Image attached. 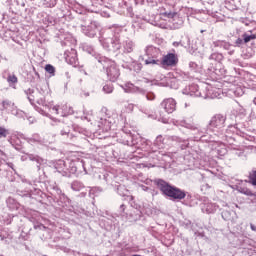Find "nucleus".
<instances>
[{"label": "nucleus", "mask_w": 256, "mask_h": 256, "mask_svg": "<svg viewBox=\"0 0 256 256\" xmlns=\"http://www.w3.org/2000/svg\"><path fill=\"white\" fill-rule=\"evenodd\" d=\"M154 185H156L157 189H159L164 197H169L172 201H182V199L187 197V192H185V190L177 188L163 179H155Z\"/></svg>", "instance_id": "1"}, {"label": "nucleus", "mask_w": 256, "mask_h": 256, "mask_svg": "<svg viewBox=\"0 0 256 256\" xmlns=\"http://www.w3.org/2000/svg\"><path fill=\"white\" fill-rule=\"evenodd\" d=\"M96 59L98 63H101V65H103V68L106 69V73L109 81H111L112 83H115V81L119 79V75H121V73L119 72V68H117V65L115 64V62L101 55L96 56Z\"/></svg>", "instance_id": "2"}, {"label": "nucleus", "mask_w": 256, "mask_h": 256, "mask_svg": "<svg viewBox=\"0 0 256 256\" xmlns=\"http://www.w3.org/2000/svg\"><path fill=\"white\" fill-rule=\"evenodd\" d=\"M225 121H227V117L223 116V114H215L209 121L207 129L200 133H207V131L219 133V131L225 127Z\"/></svg>", "instance_id": "3"}, {"label": "nucleus", "mask_w": 256, "mask_h": 256, "mask_svg": "<svg viewBox=\"0 0 256 256\" xmlns=\"http://www.w3.org/2000/svg\"><path fill=\"white\" fill-rule=\"evenodd\" d=\"M24 93L31 105H35V103H37L38 105H42V107L47 106V101H45V97H43V94H41L39 90L28 88L24 90Z\"/></svg>", "instance_id": "4"}, {"label": "nucleus", "mask_w": 256, "mask_h": 256, "mask_svg": "<svg viewBox=\"0 0 256 256\" xmlns=\"http://www.w3.org/2000/svg\"><path fill=\"white\" fill-rule=\"evenodd\" d=\"M102 46L110 53H117L121 49V40L119 36H114L113 38L104 40Z\"/></svg>", "instance_id": "5"}, {"label": "nucleus", "mask_w": 256, "mask_h": 256, "mask_svg": "<svg viewBox=\"0 0 256 256\" xmlns=\"http://www.w3.org/2000/svg\"><path fill=\"white\" fill-rule=\"evenodd\" d=\"M81 27L84 35L93 39V37H95V35L99 33L101 25L99 24V22L91 20L89 24H84Z\"/></svg>", "instance_id": "6"}, {"label": "nucleus", "mask_w": 256, "mask_h": 256, "mask_svg": "<svg viewBox=\"0 0 256 256\" xmlns=\"http://www.w3.org/2000/svg\"><path fill=\"white\" fill-rule=\"evenodd\" d=\"M235 124H231L229 127H235L238 131L243 132L247 129V116H242L240 114H236L235 116Z\"/></svg>", "instance_id": "7"}, {"label": "nucleus", "mask_w": 256, "mask_h": 256, "mask_svg": "<svg viewBox=\"0 0 256 256\" xmlns=\"http://www.w3.org/2000/svg\"><path fill=\"white\" fill-rule=\"evenodd\" d=\"M64 59L66 63H68L69 65H73L74 67H77V65H79V59L77 58V50L73 48L65 51Z\"/></svg>", "instance_id": "8"}, {"label": "nucleus", "mask_w": 256, "mask_h": 256, "mask_svg": "<svg viewBox=\"0 0 256 256\" xmlns=\"http://www.w3.org/2000/svg\"><path fill=\"white\" fill-rule=\"evenodd\" d=\"M160 107L166 111V113H173L177 109V101L173 98H167L162 101Z\"/></svg>", "instance_id": "9"}, {"label": "nucleus", "mask_w": 256, "mask_h": 256, "mask_svg": "<svg viewBox=\"0 0 256 256\" xmlns=\"http://www.w3.org/2000/svg\"><path fill=\"white\" fill-rule=\"evenodd\" d=\"M160 61H161V66L165 65L166 67H175V65L179 63V58H177V55L173 53H168Z\"/></svg>", "instance_id": "10"}, {"label": "nucleus", "mask_w": 256, "mask_h": 256, "mask_svg": "<svg viewBox=\"0 0 256 256\" xmlns=\"http://www.w3.org/2000/svg\"><path fill=\"white\" fill-rule=\"evenodd\" d=\"M72 173H76V175H79L82 171L85 175H87V168H85V161L78 160L74 163V165L71 168Z\"/></svg>", "instance_id": "11"}, {"label": "nucleus", "mask_w": 256, "mask_h": 256, "mask_svg": "<svg viewBox=\"0 0 256 256\" xmlns=\"http://www.w3.org/2000/svg\"><path fill=\"white\" fill-rule=\"evenodd\" d=\"M17 107L15 106V102L6 99L2 101V108L1 111H8V113H11L13 115V111H16Z\"/></svg>", "instance_id": "12"}, {"label": "nucleus", "mask_w": 256, "mask_h": 256, "mask_svg": "<svg viewBox=\"0 0 256 256\" xmlns=\"http://www.w3.org/2000/svg\"><path fill=\"white\" fill-rule=\"evenodd\" d=\"M27 157L29 161H34L35 163H37V170L41 171V165H43L45 159L36 154H27Z\"/></svg>", "instance_id": "13"}, {"label": "nucleus", "mask_w": 256, "mask_h": 256, "mask_svg": "<svg viewBox=\"0 0 256 256\" xmlns=\"http://www.w3.org/2000/svg\"><path fill=\"white\" fill-rule=\"evenodd\" d=\"M201 209H202L203 213H207L209 215V214L217 211V206L213 203L207 202V203L202 204Z\"/></svg>", "instance_id": "14"}, {"label": "nucleus", "mask_w": 256, "mask_h": 256, "mask_svg": "<svg viewBox=\"0 0 256 256\" xmlns=\"http://www.w3.org/2000/svg\"><path fill=\"white\" fill-rule=\"evenodd\" d=\"M59 131H60V135H62V137H69V135H71V127H69V125L62 123L59 126Z\"/></svg>", "instance_id": "15"}, {"label": "nucleus", "mask_w": 256, "mask_h": 256, "mask_svg": "<svg viewBox=\"0 0 256 256\" xmlns=\"http://www.w3.org/2000/svg\"><path fill=\"white\" fill-rule=\"evenodd\" d=\"M145 65H158L161 67V60L157 56H151L144 60Z\"/></svg>", "instance_id": "16"}, {"label": "nucleus", "mask_w": 256, "mask_h": 256, "mask_svg": "<svg viewBox=\"0 0 256 256\" xmlns=\"http://www.w3.org/2000/svg\"><path fill=\"white\" fill-rule=\"evenodd\" d=\"M188 95L190 97H201V92L199 91V86H197V85L190 86Z\"/></svg>", "instance_id": "17"}, {"label": "nucleus", "mask_w": 256, "mask_h": 256, "mask_svg": "<svg viewBox=\"0 0 256 256\" xmlns=\"http://www.w3.org/2000/svg\"><path fill=\"white\" fill-rule=\"evenodd\" d=\"M210 61H216L217 63H221L224 59L223 54L219 52L212 53L209 56Z\"/></svg>", "instance_id": "18"}, {"label": "nucleus", "mask_w": 256, "mask_h": 256, "mask_svg": "<svg viewBox=\"0 0 256 256\" xmlns=\"http://www.w3.org/2000/svg\"><path fill=\"white\" fill-rule=\"evenodd\" d=\"M133 47H135V44L131 40H127L124 43V53H133Z\"/></svg>", "instance_id": "19"}, {"label": "nucleus", "mask_w": 256, "mask_h": 256, "mask_svg": "<svg viewBox=\"0 0 256 256\" xmlns=\"http://www.w3.org/2000/svg\"><path fill=\"white\" fill-rule=\"evenodd\" d=\"M51 195H55V199H65V194L61 191V188L54 186ZM57 195L59 198H57Z\"/></svg>", "instance_id": "20"}, {"label": "nucleus", "mask_w": 256, "mask_h": 256, "mask_svg": "<svg viewBox=\"0 0 256 256\" xmlns=\"http://www.w3.org/2000/svg\"><path fill=\"white\" fill-rule=\"evenodd\" d=\"M221 215L224 221H231L233 219V215H235V212H231L229 210H223Z\"/></svg>", "instance_id": "21"}, {"label": "nucleus", "mask_w": 256, "mask_h": 256, "mask_svg": "<svg viewBox=\"0 0 256 256\" xmlns=\"http://www.w3.org/2000/svg\"><path fill=\"white\" fill-rule=\"evenodd\" d=\"M84 188H85V185L82 184L81 181L76 180L71 184V189H73V191H81V189H84Z\"/></svg>", "instance_id": "22"}, {"label": "nucleus", "mask_w": 256, "mask_h": 256, "mask_svg": "<svg viewBox=\"0 0 256 256\" xmlns=\"http://www.w3.org/2000/svg\"><path fill=\"white\" fill-rule=\"evenodd\" d=\"M17 76L15 74H9L7 77V82L9 83L10 87H13V85H17L18 83Z\"/></svg>", "instance_id": "23"}, {"label": "nucleus", "mask_w": 256, "mask_h": 256, "mask_svg": "<svg viewBox=\"0 0 256 256\" xmlns=\"http://www.w3.org/2000/svg\"><path fill=\"white\" fill-rule=\"evenodd\" d=\"M238 191L239 193H242V195H247V197H255V193H253L249 188L240 187Z\"/></svg>", "instance_id": "24"}, {"label": "nucleus", "mask_w": 256, "mask_h": 256, "mask_svg": "<svg viewBox=\"0 0 256 256\" xmlns=\"http://www.w3.org/2000/svg\"><path fill=\"white\" fill-rule=\"evenodd\" d=\"M248 179H249V183L254 187H256V170H252L249 172Z\"/></svg>", "instance_id": "25"}, {"label": "nucleus", "mask_w": 256, "mask_h": 256, "mask_svg": "<svg viewBox=\"0 0 256 256\" xmlns=\"http://www.w3.org/2000/svg\"><path fill=\"white\" fill-rule=\"evenodd\" d=\"M242 39H244V43H249V42H251V41L256 39V35L255 34L244 33L242 35Z\"/></svg>", "instance_id": "26"}, {"label": "nucleus", "mask_w": 256, "mask_h": 256, "mask_svg": "<svg viewBox=\"0 0 256 256\" xmlns=\"http://www.w3.org/2000/svg\"><path fill=\"white\" fill-rule=\"evenodd\" d=\"M45 71H46V73H49L51 75V77H55V66H53L51 64H47L45 66Z\"/></svg>", "instance_id": "27"}, {"label": "nucleus", "mask_w": 256, "mask_h": 256, "mask_svg": "<svg viewBox=\"0 0 256 256\" xmlns=\"http://www.w3.org/2000/svg\"><path fill=\"white\" fill-rule=\"evenodd\" d=\"M12 115L18 117V119H25V112H23V110H19L18 108H16V110H13Z\"/></svg>", "instance_id": "28"}, {"label": "nucleus", "mask_w": 256, "mask_h": 256, "mask_svg": "<svg viewBox=\"0 0 256 256\" xmlns=\"http://www.w3.org/2000/svg\"><path fill=\"white\" fill-rule=\"evenodd\" d=\"M115 88L113 87V83L109 82L106 85L103 86V91L107 94L113 93V90Z\"/></svg>", "instance_id": "29"}, {"label": "nucleus", "mask_w": 256, "mask_h": 256, "mask_svg": "<svg viewBox=\"0 0 256 256\" xmlns=\"http://www.w3.org/2000/svg\"><path fill=\"white\" fill-rule=\"evenodd\" d=\"M162 15L163 17H167L168 19H173V21H175V17H177V12L166 11V12H163Z\"/></svg>", "instance_id": "30"}, {"label": "nucleus", "mask_w": 256, "mask_h": 256, "mask_svg": "<svg viewBox=\"0 0 256 256\" xmlns=\"http://www.w3.org/2000/svg\"><path fill=\"white\" fill-rule=\"evenodd\" d=\"M42 139L39 134H34L29 138V143H41Z\"/></svg>", "instance_id": "31"}, {"label": "nucleus", "mask_w": 256, "mask_h": 256, "mask_svg": "<svg viewBox=\"0 0 256 256\" xmlns=\"http://www.w3.org/2000/svg\"><path fill=\"white\" fill-rule=\"evenodd\" d=\"M7 135H9V130L4 127H0V139H6Z\"/></svg>", "instance_id": "32"}, {"label": "nucleus", "mask_w": 256, "mask_h": 256, "mask_svg": "<svg viewBox=\"0 0 256 256\" xmlns=\"http://www.w3.org/2000/svg\"><path fill=\"white\" fill-rule=\"evenodd\" d=\"M236 115H242L244 117H247V110H245V108H243L242 106H240L237 111H236Z\"/></svg>", "instance_id": "33"}, {"label": "nucleus", "mask_w": 256, "mask_h": 256, "mask_svg": "<svg viewBox=\"0 0 256 256\" xmlns=\"http://www.w3.org/2000/svg\"><path fill=\"white\" fill-rule=\"evenodd\" d=\"M183 127H186V129H191L192 131H195V129H197V127L194 124L187 122H184Z\"/></svg>", "instance_id": "34"}, {"label": "nucleus", "mask_w": 256, "mask_h": 256, "mask_svg": "<svg viewBox=\"0 0 256 256\" xmlns=\"http://www.w3.org/2000/svg\"><path fill=\"white\" fill-rule=\"evenodd\" d=\"M6 203H7V206L11 209L13 207V205H15V199L9 197L7 200H6Z\"/></svg>", "instance_id": "35"}, {"label": "nucleus", "mask_w": 256, "mask_h": 256, "mask_svg": "<svg viewBox=\"0 0 256 256\" xmlns=\"http://www.w3.org/2000/svg\"><path fill=\"white\" fill-rule=\"evenodd\" d=\"M156 143H158V144H163V143H165V138H163L162 135H158V136L156 137Z\"/></svg>", "instance_id": "36"}, {"label": "nucleus", "mask_w": 256, "mask_h": 256, "mask_svg": "<svg viewBox=\"0 0 256 256\" xmlns=\"http://www.w3.org/2000/svg\"><path fill=\"white\" fill-rule=\"evenodd\" d=\"M243 43H245L244 39L243 38H238L236 41H235V45L237 47H241L243 45Z\"/></svg>", "instance_id": "37"}, {"label": "nucleus", "mask_w": 256, "mask_h": 256, "mask_svg": "<svg viewBox=\"0 0 256 256\" xmlns=\"http://www.w3.org/2000/svg\"><path fill=\"white\" fill-rule=\"evenodd\" d=\"M223 40H217L213 42L214 47H223Z\"/></svg>", "instance_id": "38"}, {"label": "nucleus", "mask_w": 256, "mask_h": 256, "mask_svg": "<svg viewBox=\"0 0 256 256\" xmlns=\"http://www.w3.org/2000/svg\"><path fill=\"white\" fill-rule=\"evenodd\" d=\"M222 48L226 49V51H229V49H231V44H229V42H223L222 43Z\"/></svg>", "instance_id": "39"}, {"label": "nucleus", "mask_w": 256, "mask_h": 256, "mask_svg": "<svg viewBox=\"0 0 256 256\" xmlns=\"http://www.w3.org/2000/svg\"><path fill=\"white\" fill-rule=\"evenodd\" d=\"M146 99H148V101H153V99H155V94L153 93H148L146 95Z\"/></svg>", "instance_id": "40"}, {"label": "nucleus", "mask_w": 256, "mask_h": 256, "mask_svg": "<svg viewBox=\"0 0 256 256\" xmlns=\"http://www.w3.org/2000/svg\"><path fill=\"white\" fill-rule=\"evenodd\" d=\"M134 71H136V73H139V71H141V65H139L138 63L134 64Z\"/></svg>", "instance_id": "41"}, {"label": "nucleus", "mask_w": 256, "mask_h": 256, "mask_svg": "<svg viewBox=\"0 0 256 256\" xmlns=\"http://www.w3.org/2000/svg\"><path fill=\"white\" fill-rule=\"evenodd\" d=\"M189 67H190V69L195 70V69H197V63H195V62H190V63H189Z\"/></svg>", "instance_id": "42"}, {"label": "nucleus", "mask_w": 256, "mask_h": 256, "mask_svg": "<svg viewBox=\"0 0 256 256\" xmlns=\"http://www.w3.org/2000/svg\"><path fill=\"white\" fill-rule=\"evenodd\" d=\"M127 207L125 206V204H121L120 205V213H125V209H126Z\"/></svg>", "instance_id": "43"}, {"label": "nucleus", "mask_w": 256, "mask_h": 256, "mask_svg": "<svg viewBox=\"0 0 256 256\" xmlns=\"http://www.w3.org/2000/svg\"><path fill=\"white\" fill-rule=\"evenodd\" d=\"M168 139H170V141H179V137L177 136H170Z\"/></svg>", "instance_id": "44"}, {"label": "nucleus", "mask_w": 256, "mask_h": 256, "mask_svg": "<svg viewBox=\"0 0 256 256\" xmlns=\"http://www.w3.org/2000/svg\"><path fill=\"white\" fill-rule=\"evenodd\" d=\"M52 111H54L56 113V115H59V107L58 106H54L52 108Z\"/></svg>", "instance_id": "45"}, {"label": "nucleus", "mask_w": 256, "mask_h": 256, "mask_svg": "<svg viewBox=\"0 0 256 256\" xmlns=\"http://www.w3.org/2000/svg\"><path fill=\"white\" fill-rule=\"evenodd\" d=\"M34 229H45V226L43 224L34 225Z\"/></svg>", "instance_id": "46"}, {"label": "nucleus", "mask_w": 256, "mask_h": 256, "mask_svg": "<svg viewBox=\"0 0 256 256\" xmlns=\"http://www.w3.org/2000/svg\"><path fill=\"white\" fill-rule=\"evenodd\" d=\"M87 52H88L90 55H93V53H95V50H93L92 47H89V48H87Z\"/></svg>", "instance_id": "47"}, {"label": "nucleus", "mask_w": 256, "mask_h": 256, "mask_svg": "<svg viewBox=\"0 0 256 256\" xmlns=\"http://www.w3.org/2000/svg\"><path fill=\"white\" fill-rule=\"evenodd\" d=\"M251 231H254L256 233V226L253 223H250Z\"/></svg>", "instance_id": "48"}, {"label": "nucleus", "mask_w": 256, "mask_h": 256, "mask_svg": "<svg viewBox=\"0 0 256 256\" xmlns=\"http://www.w3.org/2000/svg\"><path fill=\"white\" fill-rule=\"evenodd\" d=\"M186 227H191V222L189 220H187L186 222H184Z\"/></svg>", "instance_id": "49"}, {"label": "nucleus", "mask_w": 256, "mask_h": 256, "mask_svg": "<svg viewBox=\"0 0 256 256\" xmlns=\"http://www.w3.org/2000/svg\"><path fill=\"white\" fill-rule=\"evenodd\" d=\"M142 189H143V191H149V187H147L145 185H142Z\"/></svg>", "instance_id": "50"}, {"label": "nucleus", "mask_w": 256, "mask_h": 256, "mask_svg": "<svg viewBox=\"0 0 256 256\" xmlns=\"http://www.w3.org/2000/svg\"><path fill=\"white\" fill-rule=\"evenodd\" d=\"M173 45L174 47H179V45H181V42H174Z\"/></svg>", "instance_id": "51"}, {"label": "nucleus", "mask_w": 256, "mask_h": 256, "mask_svg": "<svg viewBox=\"0 0 256 256\" xmlns=\"http://www.w3.org/2000/svg\"><path fill=\"white\" fill-rule=\"evenodd\" d=\"M201 139H202V141H208V142H211V140H207V139H205V135H202V136H201Z\"/></svg>", "instance_id": "52"}, {"label": "nucleus", "mask_w": 256, "mask_h": 256, "mask_svg": "<svg viewBox=\"0 0 256 256\" xmlns=\"http://www.w3.org/2000/svg\"><path fill=\"white\" fill-rule=\"evenodd\" d=\"M33 71H34V73H35V75L38 77V79H39V72H37V70H35V68H33Z\"/></svg>", "instance_id": "53"}, {"label": "nucleus", "mask_w": 256, "mask_h": 256, "mask_svg": "<svg viewBox=\"0 0 256 256\" xmlns=\"http://www.w3.org/2000/svg\"><path fill=\"white\" fill-rule=\"evenodd\" d=\"M121 189H123V187H122V186H119V187H118V193H119V195H123L121 192H119V191H121Z\"/></svg>", "instance_id": "54"}, {"label": "nucleus", "mask_w": 256, "mask_h": 256, "mask_svg": "<svg viewBox=\"0 0 256 256\" xmlns=\"http://www.w3.org/2000/svg\"><path fill=\"white\" fill-rule=\"evenodd\" d=\"M59 165H64L65 166V161L59 160Z\"/></svg>", "instance_id": "55"}, {"label": "nucleus", "mask_w": 256, "mask_h": 256, "mask_svg": "<svg viewBox=\"0 0 256 256\" xmlns=\"http://www.w3.org/2000/svg\"><path fill=\"white\" fill-rule=\"evenodd\" d=\"M253 103H254V105H256V97L254 98Z\"/></svg>", "instance_id": "56"}]
</instances>
